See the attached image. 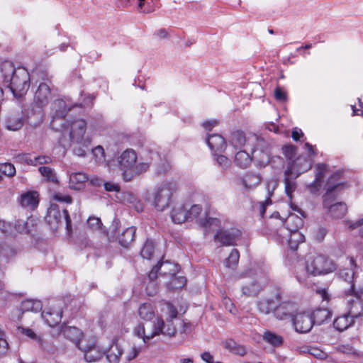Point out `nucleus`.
I'll list each match as a JSON object with an SVG mask.
<instances>
[{"instance_id":"obj_37","label":"nucleus","mask_w":363,"mask_h":363,"mask_svg":"<svg viewBox=\"0 0 363 363\" xmlns=\"http://www.w3.org/2000/svg\"><path fill=\"white\" fill-rule=\"evenodd\" d=\"M262 338L267 343L272 345L273 347L281 346L284 341V339L281 335L269 330H267L263 333Z\"/></svg>"},{"instance_id":"obj_26","label":"nucleus","mask_w":363,"mask_h":363,"mask_svg":"<svg viewBox=\"0 0 363 363\" xmlns=\"http://www.w3.org/2000/svg\"><path fill=\"white\" fill-rule=\"evenodd\" d=\"M263 289V286L259 281H252L244 285L242 288V294L249 297L257 296Z\"/></svg>"},{"instance_id":"obj_61","label":"nucleus","mask_w":363,"mask_h":363,"mask_svg":"<svg viewBox=\"0 0 363 363\" xmlns=\"http://www.w3.org/2000/svg\"><path fill=\"white\" fill-rule=\"evenodd\" d=\"M328 233V230L325 228L319 227L315 231V240L318 242L322 241Z\"/></svg>"},{"instance_id":"obj_8","label":"nucleus","mask_w":363,"mask_h":363,"mask_svg":"<svg viewBox=\"0 0 363 363\" xmlns=\"http://www.w3.org/2000/svg\"><path fill=\"white\" fill-rule=\"evenodd\" d=\"M80 95L83 100H80L79 102L75 103L73 105L67 104L63 99H57L55 101L53 104V108L55 110V117L53 118V120L51 122V126L52 128H56L55 127V118L65 117L67 113L71 110L72 106L88 107L91 105L94 99L93 95L88 92H82Z\"/></svg>"},{"instance_id":"obj_60","label":"nucleus","mask_w":363,"mask_h":363,"mask_svg":"<svg viewBox=\"0 0 363 363\" xmlns=\"http://www.w3.org/2000/svg\"><path fill=\"white\" fill-rule=\"evenodd\" d=\"M92 152L97 160H104L105 152L104 148L101 145H98L94 148L92 150Z\"/></svg>"},{"instance_id":"obj_36","label":"nucleus","mask_w":363,"mask_h":363,"mask_svg":"<svg viewBox=\"0 0 363 363\" xmlns=\"http://www.w3.org/2000/svg\"><path fill=\"white\" fill-rule=\"evenodd\" d=\"M23 125V119L20 115L10 116L6 121V127L8 130L16 131Z\"/></svg>"},{"instance_id":"obj_15","label":"nucleus","mask_w":363,"mask_h":363,"mask_svg":"<svg viewBox=\"0 0 363 363\" xmlns=\"http://www.w3.org/2000/svg\"><path fill=\"white\" fill-rule=\"evenodd\" d=\"M297 311V306L293 302H283L276 306L274 310V315L279 320L294 318V313Z\"/></svg>"},{"instance_id":"obj_6","label":"nucleus","mask_w":363,"mask_h":363,"mask_svg":"<svg viewBox=\"0 0 363 363\" xmlns=\"http://www.w3.org/2000/svg\"><path fill=\"white\" fill-rule=\"evenodd\" d=\"M176 189V184L174 182L164 181L155 189L152 196L153 205L157 210L162 211L169 206Z\"/></svg>"},{"instance_id":"obj_46","label":"nucleus","mask_w":363,"mask_h":363,"mask_svg":"<svg viewBox=\"0 0 363 363\" xmlns=\"http://www.w3.org/2000/svg\"><path fill=\"white\" fill-rule=\"evenodd\" d=\"M0 172L8 177H13L15 176L16 171L13 164L4 162L0 163Z\"/></svg>"},{"instance_id":"obj_56","label":"nucleus","mask_w":363,"mask_h":363,"mask_svg":"<svg viewBox=\"0 0 363 363\" xmlns=\"http://www.w3.org/2000/svg\"><path fill=\"white\" fill-rule=\"evenodd\" d=\"M54 200L59 201V202H64L67 203H71L72 202V199L71 196L67 194H63L62 193H55L53 195Z\"/></svg>"},{"instance_id":"obj_28","label":"nucleus","mask_w":363,"mask_h":363,"mask_svg":"<svg viewBox=\"0 0 363 363\" xmlns=\"http://www.w3.org/2000/svg\"><path fill=\"white\" fill-rule=\"evenodd\" d=\"M207 144L211 150L215 152L222 151L225 147L224 138L218 134L209 135L207 138Z\"/></svg>"},{"instance_id":"obj_24","label":"nucleus","mask_w":363,"mask_h":363,"mask_svg":"<svg viewBox=\"0 0 363 363\" xmlns=\"http://www.w3.org/2000/svg\"><path fill=\"white\" fill-rule=\"evenodd\" d=\"M240 182L245 189L250 190L259 184L261 177L259 174L247 172L240 179Z\"/></svg>"},{"instance_id":"obj_11","label":"nucleus","mask_w":363,"mask_h":363,"mask_svg":"<svg viewBox=\"0 0 363 363\" xmlns=\"http://www.w3.org/2000/svg\"><path fill=\"white\" fill-rule=\"evenodd\" d=\"M48 222L52 228H57L63 222L68 231L71 230V219L68 211H60L57 206H51L47 216Z\"/></svg>"},{"instance_id":"obj_2","label":"nucleus","mask_w":363,"mask_h":363,"mask_svg":"<svg viewBox=\"0 0 363 363\" xmlns=\"http://www.w3.org/2000/svg\"><path fill=\"white\" fill-rule=\"evenodd\" d=\"M341 173H334L328 179L326 184V193L323 196V207L333 218H342L347 211V206L343 202H335L333 192L342 185L340 182Z\"/></svg>"},{"instance_id":"obj_34","label":"nucleus","mask_w":363,"mask_h":363,"mask_svg":"<svg viewBox=\"0 0 363 363\" xmlns=\"http://www.w3.org/2000/svg\"><path fill=\"white\" fill-rule=\"evenodd\" d=\"M135 233V227H129L123 231L118 236V241L121 245L127 247L133 241Z\"/></svg>"},{"instance_id":"obj_33","label":"nucleus","mask_w":363,"mask_h":363,"mask_svg":"<svg viewBox=\"0 0 363 363\" xmlns=\"http://www.w3.org/2000/svg\"><path fill=\"white\" fill-rule=\"evenodd\" d=\"M252 161V155H250L247 150H241L235 154V163L241 168L248 167Z\"/></svg>"},{"instance_id":"obj_54","label":"nucleus","mask_w":363,"mask_h":363,"mask_svg":"<svg viewBox=\"0 0 363 363\" xmlns=\"http://www.w3.org/2000/svg\"><path fill=\"white\" fill-rule=\"evenodd\" d=\"M305 162H308L310 164V169L311 168V162L306 157H299L296 158L295 160L292 161L289 163L287 167H291L294 164L296 166L297 168H302L305 166Z\"/></svg>"},{"instance_id":"obj_47","label":"nucleus","mask_w":363,"mask_h":363,"mask_svg":"<svg viewBox=\"0 0 363 363\" xmlns=\"http://www.w3.org/2000/svg\"><path fill=\"white\" fill-rule=\"evenodd\" d=\"M18 331L22 335H24L30 339L37 342L38 344H42L40 337L38 336L33 330L19 326L18 327Z\"/></svg>"},{"instance_id":"obj_13","label":"nucleus","mask_w":363,"mask_h":363,"mask_svg":"<svg viewBox=\"0 0 363 363\" xmlns=\"http://www.w3.org/2000/svg\"><path fill=\"white\" fill-rule=\"evenodd\" d=\"M296 330L300 333L309 332L313 325V320L310 313H300L294 315L293 318Z\"/></svg>"},{"instance_id":"obj_48","label":"nucleus","mask_w":363,"mask_h":363,"mask_svg":"<svg viewBox=\"0 0 363 363\" xmlns=\"http://www.w3.org/2000/svg\"><path fill=\"white\" fill-rule=\"evenodd\" d=\"M199 224L203 228H211L212 226H218L220 221L218 219L215 218H198Z\"/></svg>"},{"instance_id":"obj_55","label":"nucleus","mask_w":363,"mask_h":363,"mask_svg":"<svg viewBox=\"0 0 363 363\" xmlns=\"http://www.w3.org/2000/svg\"><path fill=\"white\" fill-rule=\"evenodd\" d=\"M0 230L6 235H14L11 225L4 220H0Z\"/></svg>"},{"instance_id":"obj_41","label":"nucleus","mask_w":363,"mask_h":363,"mask_svg":"<svg viewBox=\"0 0 363 363\" xmlns=\"http://www.w3.org/2000/svg\"><path fill=\"white\" fill-rule=\"evenodd\" d=\"M313 324H322L330 318V312L327 309L319 308L313 313Z\"/></svg>"},{"instance_id":"obj_32","label":"nucleus","mask_w":363,"mask_h":363,"mask_svg":"<svg viewBox=\"0 0 363 363\" xmlns=\"http://www.w3.org/2000/svg\"><path fill=\"white\" fill-rule=\"evenodd\" d=\"M104 353L96 345H92L84 350V359L88 362H93L100 359Z\"/></svg>"},{"instance_id":"obj_64","label":"nucleus","mask_w":363,"mask_h":363,"mask_svg":"<svg viewBox=\"0 0 363 363\" xmlns=\"http://www.w3.org/2000/svg\"><path fill=\"white\" fill-rule=\"evenodd\" d=\"M104 186V188L106 191H119L120 187L118 184L109 183V182H104L103 184Z\"/></svg>"},{"instance_id":"obj_14","label":"nucleus","mask_w":363,"mask_h":363,"mask_svg":"<svg viewBox=\"0 0 363 363\" xmlns=\"http://www.w3.org/2000/svg\"><path fill=\"white\" fill-rule=\"evenodd\" d=\"M240 233L238 230H220L215 235V240L222 245L230 246L235 245L239 239Z\"/></svg>"},{"instance_id":"obj_44","label":"nucleus","mask_w":363,"mask_h":363,"mask_svg":"<svg viewBox=\"0 0 363 363\" xmlns=\"http://www.w3.org/2000/svg\"><path fill=\"white\" fill-rule=\"evenodd\" d=\"M154 243L147 240L141 250L140 255L144 259H150L154 253Z\"/></svg>"},{"instance_id":"obj_53","label":"nucleus","mask_w":363,"mask_h":363,"mask_svg":"<svg viewBox=\"0 0 363 363\" xmlns=\"http://www.w3.org/2000/svg\"><path fill=\"white\" fill-rule=\"evenodd\" d=\"M296 150L294 146L289 145H285L282 147V152L284 155V156L286 157L287 160L291 161L295 160V156L296 155Z\"/></svg>"},{"instance_id":"obj_21","label":"nucleus","mask_w":363,"mask_h":363,"mask_svg":"<svg viewBox=\"0 0 363 363\" xmlns=\"http://www.w3.org/2000/svg\"><path fill=\"white\" fill-rule=\"evenodd\" d=\"M274 298H274H269L259 301L257 303V307L259 312L264 314H268L271 311L274 312V310L276 308L277 302L281 300V292L279 289H277L276 291Z\"/></svg>"},{"instance_id":"obj_27","label":"nucleus","mask_w":363,"mask_h":363,"mask_svg":"<svg viewBox=\"0 0 363 363\" xmlns=\"http://www.w3.org/2000/svg\"><path fill=\"white\" fill-rule=\"evenodd\" d=\"M171 217L175 223H182L188 220L187 208L183 205L174 206L172 211Z\"/></svg>"},{"instance_id":"obj_31","label":"nucleus","mask_w":363,"mask_h":363,"mask_svg":"<svg viewBox=\"0 0 363 363\" xmlns=\"http://www.w3.org/2000/svg\"><path fill=\"white\" fill-rule=\"evenodd\" d=\"M251 137H250V138ZM248 139H246L244 133L242 131H236L232 133L230 137V143L235 148L240 149L244 147L247 143V145L250 143L253 144L254 143L248 142Z\"/></svg>"},{"instance_id":"obj_57","label":"nucleus","mask_w":363,"mask_h":363,"mask_svg":"<svg viewBox=\"0 0 363 363\" xmlns=\"http://www.w3.org/2000/svg\"><path fill=\"white\" fill-rule=\"evenodd\" d=\"M87 223L90 228L94 230L101 229L102 225L101 220L95 217H90L87 220Z\"/></svg>"},{"instance_id":"obj_23","label":"nucleus","mask_w":363,"mask_h":363,"mask_svg":"<svg viewBox=\"0 0 363 363\" xmlns=\"http://www.w3.org/2000/svg\"><path fill=\"white\" fill-rule=\"evenodd\" d=\"M65 338L74 342L78 348L82 349L79 346L83 334L82 331L76 327L66 326L62 330Z\"/></svg>"},{"instance_id":"obj_25","label":"nucleus","mask_w":363,"mask_h":363,"mask_svg":"<svg viewBox=\"0 0 363 363\" xmlns=\"http://www.w3.org/2000/svg\"><path fill=\"white\" fill-rule=\"evenodd\" d=\"M39 203L38 194L36 191H28L21 196V203L22 206L34 209Z\"/></svg>"},{"instance_id":"obj_18","label":"nucleus","mask_w":363,"mask_h":363,"mask_svg":"<svg viewBox=\"0 0 363 363\" xmlns=\"http://www.w3.org/2000/svg\"><path fill=\"white\" fill-rule=\"evenodd\" d=\"M361 315L360 313H355L353 308L350 310L349 314L343 315L337 317L333 322L335 328L339 331H343L347 329L354 323V318H357Z\"/></svg>"},{"instance_id":"obj_52","label":"nucleus","mask_w":363,"mask_h":363,"mask_svg":"<svg viewBox=\"0 0 363 363\" xmlns=\"http://www.w3.org/2000/svg\"><path fill=\"white\" fill-rule=\"evenodd\" d=\"M202 207L199 204L192 205L190 208L187 209L188 220L197 218L199 215L202 214Z\"/></svg>"},{"instance_id":"obj_40","label":"nucleus","mask_w":363,"mask_h":363,"mask_svg":"<svg viewBox=\"0 0 363 363\" xmlns=\"http://www.w3.org/2000/svg\"><path fill=\"white\" fill-rule=\"evenodd\" d=\"M161 311L166 316L167 322L176 318L178 314L177 308L169 302L164 303L162 305Z\"/></svg>"},{"instance_id":"obj_5","label":"nucleus","mask_w":363,"mask_h":363,"mask_svg":"<svg viewBox=\"0 0 363 363\" xmlns=\"http://www.w3.org/2000/svg\"><path fill=\"white\" fill-rule=\"evenodd\" d=\"M305 269L308 275L318 276L329 274L335 269L333 262L323 255L309 256Z\"/></svg>"},{"instance_id":"obj_17","label":"nucleus","mask_w":363,"mask_h":363,"mask_svg":"<svg viewBox=\"0 0 363 363\" xmlns=\"http://www.w3.org/2000/svg\"><path fill=\"white\" fill-rule=\"evenodd\" d=\"M279 236L281 242L287 241L289 247L292 250H296L298 245L305 240L304 235L299 230L284 232Z\"/></svg>"},{"instance_id":"obj_12","label":"nucleus","mask_w":363,"mask_h":363,"mask_svg":"<svg viewBox=\"0 0 363 363\" xmlns=\"http://www.w3.org/2000/svg\"><path fill=\"white\" fill-rule=\"evenodd\" d=\"M180 267L177 264L169 261L159 262L150 271L148 277L153 280L157 278L159 270L164 275H176L179 272Z\"/></svg>"},{"instance_id":"obj_42","label":"nucleus","mask_w":363,"mask_h":363,"mask_svg":"<svg viewBox=\"0 0 363 363\" xmlns=\"http://www.w3.org/2000/svg\"><path fill=\"white\" fill-rule=\"evenodd\" d=\"M40 174L49 182L57 183V177L54 170L50 167L42 166L38 168Z\"/></svg>"},{"instance_id":"obj_29","label":"nucleus","mask_w":363,"mask_h":363,"mask_svg":"<svg viewBox=\"0 0 363 363\" xmlns=\"http://www.w3.org/2000/svg\"><path fill=\"white\" fill-rule=\"evenodd\" d=\"M88 179L86 174L83 172L72 173L69 175V186L74 189H79Z\"/></svg>"},{"instance_id":"obj_19","label":"nucleus","mask_w":363,"mask_h":363,"mask_svg":"<svg viewBox=\"0 0 363 363\" xmlns=\"http://www.w3.org/2000/svg\"><path fill=\"white\" fill-rule=\"evenodd\" d=\"M62 314V310L61 306H59L44 311L42 313V317L49 326L54 327L61 322Z\"/></svg>"},{"instance_id":"obj_9","label":"nucleus","mask_w":363,"mask_h":363,"mask_svg":"<svg viewBox=\"0 0 363 363\" xmlns=\"http://www.w3.org/2000/svg\"><path fill=\"white\" fill-rule=\"evenodd\" d=\"M86 122L84 119H74L63 126L64 134H68L71 143H79L83 140L89 139L85 138L86 131Z\"/></svg>"},{"instance_id":"obj_58","label":"nucleus","mask_w":363,"mask_h":363,"mask_svg":"<svg viewBox=\"0 0 363 363\" xmlns=\"http://www.w3.org/2000/svg\"><path fill=\"white\" fill-rule=\"evenodd\" d=\"M216 160L218 165L223 169H227L230 166V160L224 155H218L216 157Z\"/></svg>"},{"instance_id":"obj_62","label":"nucleus","mask_w":363,"mask_h":363,"mask_svg":"<svg viewBox=\"0 0 363 363\" xmlns=\"http://www.w3.org/2000/svg\"><path fill=\"white\" fill-rule=\"evenodd\" d=\"M8 346L9 344L4 338V334L2 333L0 335V355L4 354L7 352Z\"/></svg>"},{"instance_id":"obj_51","label":"nucleus","mask_w":363,"mask_h":363,"mask_svg":"<svg viewBox=\"0 0 363 363\" xmlns=\"http://www.w3.org/2000/svg\"><path fill=\"white\" fill-rule=\"evenodd\" d=\"M141 352V348L135 345H130L125 352V358L128 362L135 359Z\"/></svg>"},{"instance_id":"obj_50","label":"nucleus","mask_w":363,"mask_h":363,"mask_svg":"<svg viewBox=\"0 0 363 363\" xmlns=\"http://www.w3.org/2000/svg\"><path fill=\"white\" fill-rule=\"evenodd\" d=\"M14 228L17 233H28L30 232L28 220L19 219L16 221Z\"/></svg>"},{"instance_id":"obj_4","label":"nucleus","mask_w":363,"mask_h":363,"mask_svg":"<svg viewBox=\"0 0 363 363\" xmlns=\"http://www.w3.org/2000/svg\"><path fill=\"white\" fill-rule=\"evenodd\" d=\"M176 331L172 321L167 322L165 325L162 317H157L150 324V327L145 328L144 324L139 323L134 329L135 335L142 338L144 342L161 334L169 337L174 336Z\"/></svg>"},{"instance_id":"obj_16","label":"nucleus","mask_w":363,"mask_h":363,"mask_svg":"<svg viewBox=\"0 0 363 363\" xmlns=\"http://www.w3.org/2000/svg\"><path fill=\"white\" fill-rule=\"evenodd\" d=\"M350 268H344L340 270L339 277L344 281L351 283L350 287V294H354L356 296H359V292L361 294L363 293V288H359L358 290L356 289L355 282L354 281V272L352 269L353 267H355L353 259H350Z\"/></svg>"},{"instance_id":"obj_1","label":"nucleus","mask_w":363,"mask_h":363,"mask_svg":"<svg viewBox=\"0 0 363 363\" xmlns=\"http://www.w3.org/2000/svg\"><path fill=\"white\" fill-rule=\"evenodd\" d=\"M29 76L24 67L15 68L10 62H5L0 69V91H24L29 87Z\"/></svg>"},{"instance_id":"obj_35","label":"nucleus","mask_w":363,"mask_h":363,"mask_svg":"<svg viewBox=\"0 0 363 363\" xmlns=\"http://www.w3.org/2000/svg\"><path fill=\"white\" fill-rule=\"evenodd\" d=\"M73 147V153L79 157H84L86 155V152L90 149L91 142L89 139L83 140L79 143H71Z\"/></svg>"},{"instance_id":"obj_45","label":"nucleus","mask_w":363,"mask_h":363,"mask_svg":"<svg viewBox=\"0 0 363 363\" xmlns=\"http://www.w3.org/2000/svg\"><path fill=\"white\" fill-rule=\"evenodd\" d=\"M239 257L240 255L238 250L236 249L232 250L229 256L225 259V266L228 268H234L238 263Z\"/></svg>"},{"instance_id":"obj_20","label":"nucleus","mask_w":363,"mask_h":363,"mask_svg":"<svg viewBox=\"0 0 363 363\" xmlns=\"http://www.w3.org/2000/svg\"><path fill=\"white\" fill-rule=\"evenodd\" d=\"M329 171L328 166L325 164H318L315 166V180L308 185L312 193L317 192L321 186V183L326 173Z\"/></svg>"},{"instance_id":"obj_30","label":"nucleus","mask_w":363,"mask_h":363,"mask_svg":"<svg viewBox=\"0 0 363 363\" xmlns=\"http://www.w3.org/2000/svg\"><path fill=\"white\" fill-rule=\"evenodd\" d=\"M138 313L140 319L145 321H150L155 316L153 306L150 303H147L141 304L139 306Z\"/></svg>"},{"instance_id":"obj_10","label":"nucleus","mask_w":363,"mask_h":363,"mask_svg":"<svg viewBox=\"0 0 363 363\" xmlns=\"http://www.w3.org/2000/svg\"><path fill=\"white\" fill-rule=\"evenodd\" d=\"M310 169V164L305 162V166L302 168H297L295 164L291 167H287L284 172V184L285 192L290 200L292 199L293 193L296 189V182L295 179L302 173Z\"/></svg>"},{"instance_id":"obj_49","label":"nucleus","mask_w":363,"mask_h":363,"mask_svg":"<svg viewBox=\"0 0 363 363\" xmlns=\"http://www.w3.org/2000/svg\"><path fill=\"white\" fill-rule=\"evenodd\" d=\"M52 162V158L47 155H38L32 158L28 162V165L37 166L41 164H47Z\"/></svg>"},{"instance_id":"obj_7","label":"nucleus","mask_w":363,"mask_h":363,"mask_svg":"<svg viewBox=\"0 0 363 363\" xmlns=\"http://www.w3.org/2000/svg\"><path fill=\"white\" fill-rule=\"evenodd\" d=\"M248 142L256 143V147L252 150V158L257 166L265 167L271 161V151L267 143L256 135L251 136Z\"/></svg>"},{"instance_id":"obj_39","label":"nucleus","mask_w":363,"mask_h":363,"mask_svg":"<svg viewBox=\"0 0 363 363\" xmlns=\"http://www.w3.org/2000/svg\"><path fill=\"white\" fill-rule=\"evenodd\" d=\"M43 308V304L39 300L28 299L22 301L21 308L23 311H40Z\"/></svg>"},{"instance_id":"obj_63","label":"nucleus","mask_w":363,"mask_h":363,"mask_svg":"<svg viewBox=\"0 0 363 363\" xmlns=\"http://www.w3.org/2000/svg\"><path fill=\"white\" fill-rule=\"evenodd\" d=\"M193 328V325L190 322L183 320L182 328L180 329V333L188 334L192 331Z\"/></svg>"},{"instance_id":"obj_3","label":"nucleus","mask_w":363,"mask_h":363,"mask_svg":"<svg viewBox=\"0 0 363 363\" xmlns=\"http://www.w3.org/2000/svg\"><path fill=\"white\" fill-rule=\"evenodd\" d=\"M137 158L136 152L132 149H127L117 157L118 167L124 181L129 182L149 169L148 162H138Z\"/></svg>"},{"instance_id":"obj_59","label":"nucleus","mask_w":363,"mask_h":363,"mask_svg":"<svg viewBox=\"0 0 363 363\" xmlns=\"http://www.w3.org/2000/svg\"><path fill=\"white\" fill-rule=\"evenodd\" d=\"M349 228L351 230L356 229L359 227H362V228L359 230V235L363 238V218L361 219H359L356 222H348Z\"/></svg>"},{"instance_id":"obj_38","label":"nucleus","mask_w":363,"mask_h":363,"mask_svg":"<svg viewBox=\"0 0 363 363\" xmlns=\"http://www.w3.org/2000/svg\"><path fill=\"white\" fill-rule=\"evenodd\" d=\"M123 353V350L118 345H113L106 353V359L109 363H119Z\"/></svg>"},{"instance_id":"obj_43","label":"nucleus","mask_w":363,"mask_h":363,"mask_svg":"<svg viewBox=\"0 0 363 363\" xmlns=\"http://www.w3.org/2000/svg\"><path fill=\"white\" fill-rule=\"evenodd\" d=\"M172 280L167 284V288L171 290L179 289L184 286L186 279L184 277L171 275Z\"/></svg>"},{"instance_id":"obj_22","label":"nucleus","mask_w":363,"mask_h":363,"mask_svg":"<svg viewBox=\"0 0 363 363\" xmlns=\"http://www.w3.org/2000/svg\"><path fill=\"white\" fill-rule=\"evenodd\" d=\"M285 228L279 230V235L284 232L298 230L303 225V220L298 216L291 213L285 220Z\"/></svg>"}]
</instances>
